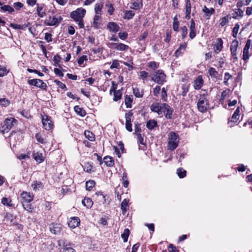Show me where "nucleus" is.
<instances>
[{
	"label": "nucleus",
	"instance_id": "1",
	"mask_svg": "<svg viewBox=\"0 0 252 252\" xmlns=\"http://www.w3.org/2000/svg\"><path fill=\"white\" fill-rule=\"evenodd\" d=\"M151 80L159 85H163L166 81V75L162 69H158L150 73Z\"/></svg>",
	"mask_w": 252,
	"mask_h": 252
},
{
	"label": "nucleus",
	"instance_id": "2",
	"mask_svg": "<svg viewBox=\"0 0 252 252\" xmlns=\"http://www.w3.org/2000/svg\"><path fill=\"white\" fill-rule=\"evenodd\" d=\"M179 135L174 132H170L168 135V149L173 151L178 146Z\"/></svg>",
	"mask_w": 252,
	"mask_h": 252
},
{
	"label": "nucleus",
	"instance_id": "3",
	"mask_svg": "<svg viewBox=\"0 0 252 252\" xmlns=\"http://www.w3.org/2000/svg\"><path fill=\"white\" fill-rule=\"evenodd\" d=\"M17 124V121L15 118L12 117L6 118L3 121V123L1 124L0 130L3 134L8 132Z\"/></svg>",
	"mask_w": 252,
	"mask_h": 252
},
{
	"label": "nucleus",
	"instance_id": "4",
	"mask_svg": "<svg viewBox=\"0 0 252 252\" xmlns=\"http://www.w3.org/2000/svg\"><path fill=\"white\" fill-rule=\"evenodd\" d=\"M58 245L62 252H76L72 247V244L64 239L59 240Z\"/></svg>",
	"mask_w": 252,
	"mask_h": 252
},
{
	"label": "nucleus",
	"instance_id": "5",
	"mask_svg": "<svg viewBox=\"0 0 252 252\" xmlns=\"http://www.w3.org/2000/svg\"><path fill=\"white\" fill-rule=\"evenodd\" d=\"M207 95V92L200 94L197 104L198 110H207L209 107V102L208 100L206 99Z\"/></svg>",
	"mask_w": 252,
	"mask_h": 252
},
{
	"label": "nucleus",
	"instance_id": "6",
	"mask_svg": "<svg viewBox=\"0 0 252 252\" xmlns=\"http://www.w3.org/2000/svg\"><path fill=\"white\" fill-rule=\"evenodd\" d=\"M86 13V11L84 8H78L75 10L70 12V16L75 22H77V21L80 20L84 17Z\"/></svg>",
	"mask_w": 252,
	"mask_h": 252
},
{
	"label": "nucleus",
	"instance_id": "7",
	"mask_svg": "<svg viewBox=\"0 0 252 252\" xmlns=\"http://www.w3.org/2000/svg\"><path fill=\"white\" fill-rule=\"evenodd\" d=\"M42 122L45 129L49 130L53 128V123L51 118L47 115L44 111L41 114Z\"/></svg>",
	"mask_w": 252,
	"mask_h": 252
},
{
	"label": "nucleus",
	"instance_id": "8",
	"mask_svg": "<svg viewBox=\"0 0 252 252\" xmlns=\"http://www.w3.org/2000/svg\"><path fill=\"white\" fill-rule=\"evenodd\" d=\"M28 84L31 86H35L39 88L40 89L44 91L47 90V84L44 82L42 80L39 79H33L28 80Z\"/></svg>",
	"mask_w": 252,
	"mask_h": 252
},
{
	"label": "nucleus",
	"instance_id": "9",
	"mask_svg": "<svg viewBox=\"0 0 252 252\" xmlns=\"http://www.w3.org/2000/svg\"><path fill=\"white\" fill-rule=\"evenodd\" d=\"M170 109L167 104L160 102L154 103L151 107V110H170Z\"/></svg>",
	"mask_w": 252,
	"mask_h": 252
},
{
	"label": "nucleus",
	"instance_id": "10",
	"mask_svg": "<svg viewBox=\"0 0 252 252\" xmlns=\"http://www.w3.org/2000/svg\"><path fill=\"white\" fill-rule=\"evenodd\" d=\"M133 113L131 111L126 113L125 114L126 118V128L129 132L132 131V124Z\"/></svg>",
	"mask_w": 252,
	"mask_h": 252
},
{
	"label": "nucleus",
	"instance_id": "11",
	"mask_svg": "<svg viewBox=\"0 0 252 252\" xmlns=\"http://www.w3.org/2000/svg\"><path fill=\"white\" fill-rule=\"evenodd\" d=\"M109 45L111 48H113L117 50L121 51H126L130 48L128 45L122 43L112 42L110 43Z\"/></svg>",
	"mask_w": 252,
	"mask_h": 252
},
{
	"label": "nucleus",
	"instance_id": "12",
	"mask_svg": "<svg viewBox=\"0 0 252 252\" xmlns=\"http://www.w3.org/2000/svg\"><path fill=\"white\" fill-rule=\"evenodd\" d=\"M62 20L63 18L61 16H59V18H56L55 16H50L47 20L46 25L50 26H57Z\"/></svg>",
	"mask_w": 252,
	"mask_h": 252
},
{
	"label": "nucleus",
	"instance_id": "13",
	"mask_svg": "<svg viewBox=\"0 0 252 252\" xmlns=\"http://www.w3.org/2000/svg\"><path fill=\"white\" fill-rule=\"evenodd\" d=\"M238 41L236 39L234 40L230 46V51L231 56L234 60H237V49L238 46Z\"/></svg>",
	"mask_w": 252,
	"mask_h": 252
},
{
	"label": "nucleus",
	"instance_id": "14",
	"mask_svg": "<svg viewBox=\"0 0 252 252\" xmlns=\"http://www.w3.org/2000/svg\"><path fill=\"white\" fill-rule=\"evenodd\" d=\"M204 81L202 75H198L193 81V87L195 90H200L203 86Z\"/></svg>",
	"mask_w": 252,
	"mask_h": 252
},
{
	"label": "nucleus",
	"instance_id": "15",
	"mask_svg": "<svg viewBox=\"0 0 252 252\" xmlns=\"http://www.w3.org/2000/svg\"><path fill=\"white\" fill-rule=\"evenodd\" d=\"M36 12L37 15L40 17L43 18L46 15V8L45 4L43 3L36 4Z\"/></svg>",
	"mask_w": 252,
	"mask_h": 252
},
{
	"label": "nucleus",
	"instance_id": "16",
	"mask_svg": "<svg viewBox=\"0 0 252 252\" xmlns=\"http://www.w3.org/2000/svg\"><path fill=\"white\" fill-rule=\"evenodd\" d=\"M80 222V220L78 217H73L69 219L68 221V225L71 228H75L78 226Z\"/></svg>",
	"mask_w": 252,
	"mask_h": 252
},
{
	"label": "nucleus",
	"instance_id": "17",
	"mask_svg": "<svg viewBox=\"0 0 252 252\" xmlns=\"http://www.w3.org/2000/svg\"><path fill=\"white\" fill-rule=\"evenodd\" d=\"M223 48V41L221 38H218L214 45V50L216 54L219 53Z\"/></svg>",
	"mask_w": 252,
	"mask_h": 252
},
{
	"label": "nucleus",
	"instance_id": "18",
	"mask_svg": "<svg viewBox=\"0 0 252 252\" xmlns=\"http://www.w3.org/2000/svg\"><path fill=\"white\" fill-rule=\"evenodd\" d=\"M50 231L54 234H59L62 230V227L60 224L52 223L50 225Z\"/></svg>",
	"mask_w": 252,
	"mask_h": 252
},
{
	"label": "nucleus",
	"instance_id": "19",
	"mask_svg": "<svg viewBox=\"0 0 252 252\" xmlns=\"http://www.w3.org/2000/svg\"><path fill=\"white\" fill-rule=\"evenodd\" d=\"M187 44L186 42L181 44L174 53L175 57L178 58L179 56H182L187 48Z\"/></svg>",
	"mask_w": 252,
	"mask_h": 252
},
{
	"label": "nucleus",
	"instance_id": "20",
	"mask_svg": "<svg viewBox=\"0 0 252 252\" xmlns=\"http://www.w3.org/2000/svg\"><path fill=\"white\" fill-rule=\"evenodd\" d=\"M202 11L204 13V17L206 19L209 20L210 19L211 15L214 14L215 10L212 7L209 9L206 5H204L202 9Z\"/></svg>",
	"mask_w": 252,
	"mask_h": 252
},
{
	"label": "nucleus",
	"instance_id": "21",
	"mask_svg": "<svg viewBox=\"0 0 252 252\" xmlns=\"http://www.w3.org/2000/svg\"><path fill=\"white\" fill-rule=\"evenodd\" d=\"M107 28L110 32L114 33L117 32L120 29V27L118 24L114 22H109L107 24Z\"/></svg>",
	"mask_w": 252,
	"mask_h": 252
},
{
	"label": "nucleus",
	"instance_id": "22",
	"mask_svg": "<svg viewBox=\"0 0 252 252\" xmlns=\"http://www.w3.org/2000/svg\"><path fill=\"white\" fill-rule=\"evenodd\" d=\"M21 197L23 201L22 203H29L31 202L33 198L32 195L27 192H23L21 194Z\"/></svg>",
	"mask_w": 252,
	"mask_h": 252
},
{
	"label": "nucleus",
	"instance_id": "23",
	"mask_svg": "<svg viewBox=\"0 0 252 252\" xmlns=\"http://www.w3.org/2000/svg\"><path fill=\"white\" fill-rule=\"evenodd\" d=\"M196 35L195 23L193 19H192L190 21V25L189 27V36L191 39H193L195 37Z\"/></svg>",
	"mask_w": 252,
	"mask_h": 252
},
{
	"label": "nucleus",
	"instance_id": "24",
	"mask_svg": "<svg viewBox=\"0 0 252 252\" xmlns=\"http://www.w3.org/2000/svg\"><path fill=\"white\" fill-rule=\"evenodd\" d=\"M32 156L34 160L38 163H41L43 162L45 158L43 153L39 152H34Z\"/></svg>",
	"mask_w": 252,
	"mask_h": 252
},
{
	"label": "nucleus",
	"instance_id": "25",
	"mask_svg": "<svg viewBox=\"0 0 252 252\" xmlns=\"http://www.w3.org/2000/svg\"><path fill=\"white\" fill-rule=\"evenodd\" d=\"M93 197L99 203L102 202L103 203H104L106 202L105 196L101 191L96 192L93 195Z\"/></svg>",
	"mask_w": 252,
	"mask_h": 252
},
{
	"label": "nucleus",
	"instance_id": "26",
	"mask_svg": "<svg viewBox=\"0 0 252 252\" xmlns=\"http://www.w3.org/2000/svg\"><path fill=\"white\" fill-rule=\"evenodd\" d=\"M0 10L5 12H7L8 13H12L14 11V8L9 5H2V3L0 1Z\"/></svg>",
	"mask_w": 252,
	"mask_h": 252
},
{
	"label": "nucleus",
	"instance_id": "27",
	"mask_svg": "<svg viewBox=\"0 0 252 252\" xmlns=\"http://www.w3.org/2000/svg\"><path fill=\"white\" fill-rule=\"evenodd\" d=\"M244 15V11L240 8L235 9L234 13L232 14V17L233 19H237L238 17L242 18Z\"/></svg>",
	"mask_w": 252,
	"mask_h": 252
},
{
	"label": "nucleus",
	"instance_id": "28",
	"mask_svg": "<svg viewBox=\"0 0 252 252\" xmlns=\"http://www.w3.org/2000/svg\"><path fill=\"white\" fill-rule=\"evenodd\" d=\"M133 96L132 95H126L125 98V103L127 108L132 107L131 103L133 102Z\"/></svg>",
	"mask_w": 252,
	"mask_h": 252
},
{
	"label": "nucleus",
	"instance_id": "29",
	"mask_svg": "<svg viewBox=\"0 0 252 252\" xmlns=\"http://www.w3.org/2000/svg\"><path fill=\"white\" fill-rule=\"evenodd\" d=\"M191 3L189 0L186 1V18L189 19L190 18Z\"/></svg>",
	"mask_w": 252,
	"mask_h": 252
},
{
	"label": "nucleus",
	"instance_id": "30",
	"mask_svg": "<svg viewBox=\"0 0 252 252\" xmlns=\"http://www.w3.org/2000/svg\"><path fill=\"white\" fill-rule=\"evenodd\" d=\"M43 187V183L40 181H34V182L32 185V189L35 191L39 190L40 189H42Z\"/></svg>",
	"mask_w": 252,
	"mask_h": 252
},
{
	"label": "nucleus",
	"instance_id": "31",
	"mask_svg": "<svg viewBox=\"0 0 252 252\" xmlns=\"http://www.w3.org/2000/svg\"><path fill=\"white\" fill-rule=\"evenodd\" d=\"M104 162L109 167L113 166L114 164V160L113 158L110 156H106L103 158Z\"/></svg>",
	"mask_w": 252,
	"mask_h": 252
},
{
	"label": "nucleus",
	"instance_id": "32",
	"mask_svg": "<svg viewBox=\"0 0 252 252\" xmlns=\"http://www.w3.org/2000/svg\"><path fill=\"white\" fill-rule=\"evenodd\" d=\"M100 15H95L93 19V27L96 29H98L100 28V23L98 22L100 20Z\"/></svg>",
	"mask_w": 252,
	"mask_h": 252
},
{
	"label": "nucleus",
	"instance_id": "33",
	"mask_svg": "<svg viewBox=\"0 0 252 252\" xmlns=\"http://www.w3.org/2000/svg\"><path fill=\"white\" fill-rule=\"evenodd\" d=\"M133 93L136 97L138 98L142 97L144 94L143 90L138 88H133Z\"/></svg>",
	"mask_w": 252,
	"mask_h": 252
},
{
	"label": "nucleus",
	"instance_id": "34",
	"mask_svg": "<svg viewBox=\"0 0 252 252\" xmlns=\"http://www.w3.org/2000/svg\"><path fill=\"white\" fill-rule=\"evenodd\" d=\"M132 6L131 7L132 9L134 10H138L141 8L143 6L142 0H137L132 3Z\"/></svg>",
	"mask_w": 252,
	"mask_h": 252
},
{
	"label": "nucleus",
	"instance_id": "35",
	"mask_svg": "<svg viewBox=\"0 0 252 252\" xmlns=\"http://www.w3.org/2000/svg\"><path fill=\"white\" fill-rule=\"evenodd\" d=\"M82 203L83 205L86 206L87 208H91L93 205V201L89 198H85L82 200Z\"/></svg>",
	"mask_w": 252,
	"mask_h": 252
},
{
	"label": "nucleus",
	"instance_id": "36",
	"mask_svg": "<svg viewBox=\"0 0 252 252\" xmlns=\"http://www.w3.org/2000/svg\"><path fill=\"white\" fill-rule=\"evenodd\" d=\"M159 63L155 61H151L149 62L147 65L149 68L154 70V71L158 70L157 69L159 67Z\"/></svg>",
	"mask_w": 252,
	"mask_h": 252
},
{
	"label": "nucleus",
	"instance_id": "37",
	"mask_svg": "<svg viewBox=\"0 0 252 252\" xmlns=\"http://www.w3.org/2000/svg\"><path fill=\"white\" fill-rule=\"evenodd\" d=\"M125 15L123 18L125 19L130 20L133 18L135 13L132 10H126L124 11Z\"/></svg>",
	"mask_w": 252,
	"mask_h": 252
},
{
	"label": "nucleus",
	"instance_id": "38",
	"mask_svg": "<svg viewBox=\"0 0 252 252\" xmlns=\"http://www.w3.org/2000/svg\"><path fill=\"white\" fill-rule=\"evenodd\" d=\"M128 202L126 199H124L121 203V208L122 209V214L123 215H125L127 211V207L128 206Z\"/></svg>",
	"mask_w": 252,
	"mask_h": 252
},
{
	"label": "nucleus",
	"instance_id": "39",
	"mask_svg": "<svg viewBox=\"0 0 252 252\" xmlns=\"http://www.w3.org/2000/svg\"><path fill=\"white\" fill-rule=\"evenodd\" d=\"M157 126V123L154 120H149L147 122L146 124L147 127L150 130L153 129L154 127Z\"/></svg>",
	"mask_w": 252,
	"mask_h": 252
},
{
	"label": "nucleus",
	"instance_id": "40",
	"mask_svg": "<svg viewBox=\"0 0 252 252\" xmlns=\"http://www.w3.org/2000/svg\"><path fill=\"white\" fill-rule=\"evenodd\" d=\"M208 73L212 78H217L219 75V73L217 71L214 67H210L208 70Z\"/></svg>",
	"mask_w": 252,
	"mask_h": 252
},
{
	"label": "nucleus",
	"instance_id": "41",
	"mask_svg": "<svg viewBox=\"0 0 252 252\" xmlns=\"http://www.w3.org/2000/svg\"><path fill=\"white\" fill-rule=\"evenodd\" d=\"M130 233L129 230L128 228L124 229L123 233L121 234V237L123 238L124 242H126L128 240Z\"/></svg>",
	"mask_w": 252,
	"mask_h": 252
},
{
	"label": "nucleus",
	"instance_id": "42",
	"mask_svg": "<svg viewBox=\"0 0 252 252\" xmlns=\"http://www.w3.org/2000/svg\"><path fill=\"white\" fill-rule=\"evenodd\" d=\"M103 7V4L101 3H96L94 6V11L95 15H101V9Z\"/></svg>",
	"mask_w": 252,
	"mask_h": 252
},
{
	"label": "nucleus",
	"instance_id": "43",
	"mask_svg": "<svg viewBox=\"0 0 252 252\" xmlns=\"http://www.w3.org/2000/svg\"><path fill=\"white\" fill-rule=\"evenodd\" d=\"M122 96V93L120 90L115 91L114 92L113 100L115 101H117L120 100Z\"/></svg>",
	"mask_w": 252,
	"mask_h": 252
},
{
	"label": "nucleus",
	"instance_id": "44",
	"mask_svg": "<svg viewBox=\"0 0 252 252\" xmlns=\"http://www.w3.org/2000/svg\"><path fill=\"white\" fill-rule=\"evenodd\" d=\"M84 135L88 140L94 141L95 140L94 135L90 131H85Z\"/></svg>",
	"mask_w": 252,
	"mask_h": 252
},
{
	"label": "nucleus",
	"instance_id": "45",
	"mask_svg": "<svg viewBox=\"0 0 252 252\" xmlns=\"http://www.w3.org/2000/svg\"><path fill=\"white\" fill-rule=\"evenodd\" d=\"M189 85L184 84L182 86V93L181 94L183 96H185L187 95V93L189 91Z\"/></svg>",
	"mask_w": 252,
	"mask_h": 252
},
{
	"label": "nucleus",
	"instance_id": "46",
	"mask_svg": "<svg viewBox=\"0 0 252 252\" xmlns=\"http://www.w3.org/2000/svg\"><path fill=\"white\" fill-rule=\"evenodd\" d=\"M187 171L183 168H179L177 170V174L180 178H183L186 177Z\"/></svg>",
	"mask_w": 252,
	"mask_h": 252
},
{
	"label": "nucleus",
	"instance_id": "47",
	"mask_svg": "<svg viewBox=\"0 0 252 252\" xmlns=\"http://www.w3.org/2000/svg\"><path fill=\"white\" fill-rule=\"evenodd\" d=\"M95 183L93 180H89L86 183V188L88 190H91L95 186Z\"/></svg>",
	"mask_w": 252,
	"mask_h": 252
},
{
	"label": "nucleus",
	"instance_id": "48",
	"mask_svg": "<svg viewBox=\"0 0 252 252\" xmlns=\"http://www.w3.org/2000/svg\"><path fill=\"white\" fill-rule=\"evenodd\" d=\"M229 15H227L226 16L221 18L220 19V25L221 27L224 26L226 24H227L229 22Z\"/></svg>",
	"mask_w": 252,
	"mask_h": 252
},
{
	"label": "nucleus",
	"instance_id": "49",
	"mask_svg": "<svg viewBox=\"0 0 252 252\" xmlns=\"http://www.w3.org/2000/svg\"><path fill=\"white\" fill-rule=\"evenodd\" d=\"M239 112L240 111H235L234 113L231 118V122H233L234 123L237 122L238 120L240 118V114L239 113Z\"/></svg>",
	"mask_w": 252,
	"mask_h": 252
},
{
	"label": "nucleus",
	"instance_id": "50",
	"mask_svg": "<svg viewBox=\"0 0 252 252\" xmlns=\"http://www.w3.org/2000/svg\"><path fill=\"white\" fill-rule=\"evenodd\" d=\"M61 57L59 55H56L53 57V61L54 62V65L58 66L60 68H62L61 65L59 64L61 60Z\"/></svg>",
	"mask_w": 252,
	"mask_h": 252
},
{
	"label": "nucleus",
	"instance_id": "51",
	"mask_svg": "<svg viewBox=\"0 0 252 252\" xmlns=\"http://www.w3.org/2000/svg\"><path fill=\"white\" fill-rule=\"evenodd\" d=\"M10 104V101L5 98L0 99V106L1 107H6Z\"/></svg>",
	"mask_w": 252,
	"mask_h": 252
},
{
	"label": "nucleus",
	"instance_id": "52",
	"mask_svg": "<svg viewBox=\"0 0 252 252\" xmlns=\"http://www.w3.org/2000/svg\"><path fill=\"white\" fill-rule=\"evenodd\" d=\"M1 203L4 205H6L9 207L12 206V204L11 203V200L9 198H2L1 199Z\"/></svg>",
	"mask_w": 252,
	"mask_h": 252
},
{
	"label": "nucleus",
	"instance_id": "53",
	"mask_svg": "<svg viewBox=\"0 0 252 252\" xmlns=\"http://www.w3.org/2000/svg\"><path fill=\"white\" fill-rule=\"evenodd\" d=\"M240 28V25L238 23H237L235 25L234 27L232 30V36L234 38H236L237 36V33Z\"/></svg>",
	"mask_w": 252,
	"mask_h": 252
},
{
	"label": "nucleus",
	"instance_id": "54",
	"mask_svg": "<svg viewBox=\"0 0 252 252\" xmlns=\"http://www.w3.org/2000/svg\"><path fill=\"white\" fill-rule=\"evenodd\" d=\"M122 180L123 181V186L125 188L128 187L129 182L127 180V173L126 172L123 173L122 176Z\"/></svg>",
	"mask_w": 252,
	"mask_h": 252
},
{
	"label": "nucleus",
	"instance_id": "55",
	"mask_svg": "<svg viewBox=\"0 0 252 252\" xmlns=\"http://www.w3.org/2000/svg\"><path fill=\"white\" fill-rule=\"evenodd\" d=\"M22 206L24 209L27 210L28 212H32L33 210L31 204H29V203H23Z\"/></svg>",
	"mask_w": 252,
	"mask_h": 252
},
{
	"label": "nucleus",
	"instance_id": "56",
	"mask_svg": "<svg viewBox=\"0 0 252 252\" xmlns=\"http://www.w3.org/2000/svg\"><path fill=\"white\" fill-rule=\"evenodd\" d=\"M181 36L183 39L187 37L188 34V29L186 26L182 27L181 28Z\"/></svg>",
	"mask_w": 252,
	"mask_h": 252
},
{
	"label": "nucleus",
	"instance_id": "57",
	"mask_svg": "<svg viewBox=\"0 0 252 252\" xmlns=\"http://www.w3.org/2000/svg\"><path fill=\"white\" fill-rule=\"evenodd\" d=\"M105 6L108 8V13L110 15H112L114 11V7L112 3H108L105 4Z\"/></svg>",
	"mask_w": 252,
	"mask_h": 252
},
{
	"label": "nucleus",
	"instance_id": "58",
	"mask_svg": "<svg viewBox=\"0 0 252 252\" xmlns=\"http://www.w3.org/2000/svg\"><path fill=\"white\" fill-rule=\"evenodd\" d=\"M150 76L149 73L145 71H141L139 73V77L143 80H146Z\"/></svg>",
	"mask_w": 252,
	"mask_h": 252
},
{
	"label": "nucleus",
	"instance_id": "59",
	"mask_svg": "<svg viewBox=\"0 0 252 252\" xmlns=\"http://www.w3.org/2000/svg\"><path fill=\"white\" fill-rule=\"evenodd\" d=\"M121 63H123L125 65L128 66L129 70H131L133 69V66L132 65L133 63V61L132 60H130L129 61V63H127V62H124V61H121Z\"/></svg>",
	"mask_w": 252,
	"mask_h": 252
},
{
	"label": "nucleus",
	"instance_id": "60",
	"mask_svg": "<svg viewBox=\"0 0 252 252\" xmlns=\"http://www.w3.org/2000/svg\"><path fill=\"white\" fill-rule=\"evenodd\" d=\"M161 97L162 100L166 101L167 100V94L166 90L165 88H162L161 89Z\"/></svg>",
	"mask_w": 252,
	"mask_h": 252
},
{
	"label": "nucleus",
	"instance_id": "61",
	"mask_svg": "<svg viewBox=\"0 0 252 252\" xmlns=\"http://www.w3.org/2000/svg\"><path fill=\"white\" fill-rule=\"evenodd\" d=\"M232 77V76L230 75L228 72H225L224 73V81L223 83L225 85H228V81Z\"/></svg>",
	"mask_w": 252,
	"mask_h": 252
},
{
	"label": "nucleus",
	"instance_id": "62",
	"mask_svg": "<svg viewBox=\"0 0 252 252\" xmlns=\"http://www.w3.org/2000/svg\"><path fill=\"white\" fill-rule=\"evenodd\" d=\"M54 82L61 89H62L63 90H64V89L66 90L67 88H66V85L64 84H63V83H62V82H61L60 81H59L58 80H55L54 81Z\"/></svg>",
	"mask_w": 252,
	"mask_h": 252
},
{
	"label": "nucleus",
	"instance_id": "63",
	"mask_svg": "<svg viewBox=\"0 0 252 252\" xmlns=\"http://www.w3.org/2000/svg\"><path fill=\"white\" fill-rule=\"evenodd\" d=\"M118 35L121 39L124 40L127 38L128 33L126 32H120Z\"/></svg>",
	"mask_w": 252,
	"mask_h": 252
},
{
	"label": "nucleus",
	"instance_id": "64",
	"mask_svg": "<svg viewBox=\"0 0 252 252\" xmlns=\"http://www.w3.org/2000/svg\"><path fill=\"white\" fill-rule=\"evenodd\" d=\"M8 71H7L6 68L4 67H2L0 65V77H3L6 75Z\"/></svg>",
	"mask_w": 252,
	"mask_h": 252
}]
</instances>
